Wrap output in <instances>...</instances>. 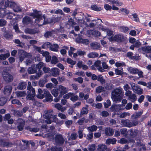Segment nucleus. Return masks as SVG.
Instances as JSON below:
<instances>
[{
  "mask_svg": "<svg viewBox=\"0 0 151 151\" xmlns=\"http://www.w3.org/2000/svg\"><path fill=\"white\" fill-rule=\"evenodd\" d=\"M37 96L40 99L45 98L46 101H52V96L47 90H42L41 88L38 89Z\"/></svg>",
  "mask_w": 151,
  "mask_h": 151,
  "instance_id": "obj_1",
  "label": "nucleus"
},
{
  "mask_svg": "<svg viewBox=\"0 0 151 151\" xmlns=\"http://www.w3.org/2000/svg\"><path fill=\"white\" fill-rule=\"evenodd\" d=\"M111 98L114 101L120 102L123 96L121 88H117L111 92Z\"/></svg>",
  "mask_w": 151,
  "mask_h": 151,
  "instance_id": "obj_2",
  "label": "nucleus"
},
{
  "mask_svg": "<svg viewBox=\"0 0 151 151\" xmlns=\"http://www.w3.org/2000/svg\"><path fill=\"white\" fill-rule=\"evenodd\" d=\"M30 15L35 19V23L38 24H41V21H43V18H45V14L42 15V12L37 10H33V12L31 13Z\"/></svg>",
  "mask_w": 151,
  "mask_h": 151,
  "instance_id": "obj_3",
  "label": "nucleus"
},
{
  "mask_svg": "<svg viewBox=\"0 0 151 151\" xmlns=\"http://www.w3.org/2000/svg\"><path fill=\"white\" fill-rule=\"evenodd\" d=\"M45 115L44 118L47 119L45 122L48 124H51L52 122H56L58 120V119L55 115L52 114V111L46 110L44 111Z\"/></svg>",
  "mask_w": 151,
  "mask_h": 151,
  "instance_id": "obj_4",
  "label": "nucleus"
},
{
  "mask_svg": "<svg viewBox=\"0 0 151 151\" xmlns=\"http://www.w3.org/2000/svg\"><path fill=\"white\" fill-rule=\"evenodd\" d=\"M109 40L111 41L116 42L119 43H120L125 42L127 39V38L124 36L122 34H119L115 35L112 36L108 38Z\"/></svg>",
  "mask_w": 151,
  "mask_h": 151,
  "instance_id": "obj_5",
  "label": "nucleus"
},
{
  "mask_svg": "<svg viewBox=\"0 0 151 151\" xmlns=\"http://www.w3.org/2000/svg\"><path fill=\"white\" fill-rule=\"evenodd\" d=\"M31 85V82H28L27 87L28 91L27 98L29 100H33L35 95V90Z\"/></svg>",
  "mask_w": 151,
  "mask_h": 151,
  "instance_id": "obj_6",
  "label": "nucleus"
},
{
  "mask_svg": "<svg viewBox=\"0 0 151 151\" xmlns=\"http://www.w3.org/2000/svg\"><path fill=\"white\" fill-rule=\"evenodd\" d=\"M121 122L124 126L128 127L136 126L138 124V121L136 120L122 119Z\"/></svg>",
  "mask_w": 151,
  "mask_h": 151,
  "instance_id": "obj_7",
  "label": "nucleus"
},
{
  "mask_svg": "<svg viewBox=\"0 0 151 151\" xmlns=\"http://www.w3.org/2000/svg\"><path fill=\"white\" fill-rule=\"evenodd\" d=\"M110 109L112 112H114V115H119L121 114V105H112Z\"/></svg>",
  "mask_w": 151,
  "mask_h": 151,
  "instance_id": "obj_8",
  "label": "nucleus"
},
{
  "mask_svg": "<svg viewBox=\"0 0 151 151\" xmlns=\"http://www.w3.org/2000/svg\"><path fill=\"white\" fill-rule=\"evenodd\" d=\"M46 133H41L39 134H35V136H39L40 137H42L44 138L46 137L48 138L49 139L51 140L55 138L54 133H49L46 134H44Z\"/></svg>",
  "mask_w": 151,
  "mask_h": 151,
  "instance_id": "obj_9",
  "label": "nucleus"
},
{
  "mask_svg": "<svg viewBox=\"0 0 151 151\" xmlns=\"http://www.w3.org/2000/svg\"><path fill=\"white\" fill-rule=\"evenodd\" d=\"M55 140L56 144L59 145H62L65 142V139L62 136L59 134H57L55 137Z\"/></svg>",
  "mask_w": 151,
  "mask_h": 151,
  "instance_id": "obj_10",
  "label": "nucleus"
},
{
  "mask_svg": "<svg viewBox=\"0 0 151 151\" xmlns=\"http://www.w3.org/2000/svg\"><path fill=\"white\" fill-rule=\"evenodd\" d=\"M29 55V53L23 50H19L18 56L19 57L20 61L22 62L25 58L28 56Z\"/></svg>",
  "mask_w": 151,
  "mask_h": 151,
  "instance_id": "obj_11",
  "label": "nucleus"
},
{
  "mask_svg": "<svg viewBox=\"0 0 151 151\" xmlns=\"http://www.w3.org/2000/svg\"><path fill=\"white\" fill-rule=\"evenodd\" d=\"M17 123L18 125L17 128L19 131H22L25 125V122L24 120L19 118L17 120Z\"/></svg>",
  "mask_w": 151,
  "mask_h": 151,
  "instance_id": "obj_12",
  "label": "nucleus"
},
{
  "mask_svg": "<svg viewBox=\"0 0 151 151\" xmlns=\"http://www.w3.org/2000/svg\"><path fill=\"white\" fill-rule=\"evenodd\" d=\"M58 88L60 92V97H62L64 94L68 92V88L63 86L59 85Z\"/></svg>",
  "mask_w": 151,
  "mask_h": 151,
  "instance_id": "obj_13",
  "label": "nucleus"
},
{
  "mask_svg": "<svg viewBox=\"0 0 151 151\" xmlns=\"http://www.w3.org/2000/svg\"><path fill=\"white\" fill-rule=\"evenodd\" d=\"M125 95L128 97V99L132 102H134L137 100V97L134 94H132V91L125 93Z\"/></svg>",
  "mask_w": 151,
  "mask_h": 151,
  "instance_id": "obj_14",
  "label": "nucleus"
},
{
  "mask_svg": "<svg viewBox=\"0 0 151 151\" xmlns=\"http://www.w3.org/2000/svg\"><path fill=\"white\" fill-rule=\"evenodd\" d=\"M43 19H44L43 21H42L41 24H38L39 26H41L43 25L53 23V18H49L46 19L45 16V18H43Z\"/></svg>",
  "mask_w": 151,
  "mask_h": 151,
  "instance_id": "obj_15",
  "label": "nucleus"
},
{
  "mask_svg": "<svg viewBox=\"0 0 151 151\" xmlns=\"http://www.w3.org/2000/svg\"><path fill=\"white\" fill-rule=\"evenodd\" d=\"M12 88L11 85H8L4 87V95L6 96L10 95L12 91Z\"/></svg>",
  "mask_w": 151,
  "mask_h": 151,
  "instance_id": "obj_16",
  "label": "nucleus"
},
{
  "mask_svg": "<svg viewBox=\"0 0 151 151\" xmlns=\"http://www.w3.org/2000/svg\"><path fill=\"white\" fill-rule=\"evenodd\" d=\"M133 91L136 93L141 95L143 93V90L139 86H135V85L132 87Z\"/></svg>",
  "mask_w": 151,
  "mask_h": 151,
  "instance_id": "obj_17",
  "label": "nucleus"
},
{
  "mask_svg": "<svg viewBox=\"0 0 151 151\" xmlns=\"http://www.w3.org/2000/svg\"><path fill=\"white\" fill-rule=\"evenodd\" d=\"M60 71L59 69L57 68H52L50 70L51 74L52 76L56 77L59 75Z\"/></svg>",
  "mask_w": 151,
  "mask_h": 151,
  "instance_id": "obj_18",
  "label": "nucleus"
},
{
  "mask_svg": "<svg viewBox=\"0 0 151 151\" xmlns=\"http://www.w3.org/2000/svg\"><path fill=\"white\" fill-rule=\"evenodd\" d=\"M13 145L14 144L11 142H7L4 139H0V145L3 147H9Z\"/></svg>",
  "mask_w": 151,
  "mask_h": 151,
  "instance_id": "obj_19",
  "label": "nucleus"
},
{
  "mask_svg": "<svg viewBox=\"0 0 151 151\" xmlns=\"http://www.w3.org/2000/svg\"><path fill=\"white\" fill-rule=\"evenodd\" d=\"M42 70H39L36 74L32 75L30 77V80L38 79L42 74Z\"/></svg>",
  "mask_w": 151,
  "mask_h": 151,
  "instance_id": "obj_20",
  "label": "nucleus"
},
{
  "mask_svg": "<svg viewBox=\"0 0 151 151\" xmlns=\"http://www.w3.org/2000/svg\"><path fill=\"white\" fill-rule=\"evenodd\" d=\"M98 151H110V150L105 145L100 144L98 145Z\"/></svg>",
  "mask_w": 151,
  "mask_h": 151,
  "instance_id": "obj_21",
  "label": "nucleus"
},
{
  "mask_svg": "<svg viewBox=\"0 0 151 151\" xmlns=\"http://www.w3.org/2000/svg\"><path fill=\"white\" fill-rule=\"evenodd\" d=\"M101 63L100 60H98L95 62L94 65L97 67V69L99 71L101 72H103L104 71V70L103 69L101 65Z\"/></svg>",
  "mask_w": 151,
  "mask_h": 151,
  "instance_id": "obj_22",
  "label": "nucleus"
},
{
  "mask_svg": "<svg viewBox=\"0 0 151 151\" xmlns=\"http://www.w3.org/2000/svg\"><path fill=\"white\" fill-rule=\"evenodd\" d=\"M28 72L29 74L35 73L37 72V69L35 65H32L30 67L28 68Z\"/></svg>",
  "mask_w": 151,
  "mask_h": 151,
  "instance_id": "obj_23",
  "label": "nucleus"
},
{
  "mask_svg": "<svg viewBox=\"0 0 151 151\" xmlns=\"http://www.w3.org/2000/svg\"><path fill=\"white\" fill-rule=\"evenodd\" d=\"M134 133L135 134H134V133H121L123 136L128 139L134 138L136 136L137 133Z\"/></svg>",
  "mask_w": 151,
  "mask_h": 151,
  "instance_id": "obj_24",
  "label": "nucleus"
},
{
  "mask_svg": "<svg viewBox=\"0 0 151 151\" xmlns=\"http://www.w3.org/2000/svg\"><path fill=\"white\" fill-rule=\"evenodd\" d=\"M3 78L4 81L7 82H10L13 80L12 76L9 73L6 74L5 76H4Z\"/></svg>",
  "mask_w": 151,
  "mask_h": 151,
  "instance_id": "obj_25",
  "label": "nucleus"
},
{
  "mask_svg": "<svg viewBox=\"0 0 151 151\" xmlns=\"http://www.w3.org/2000/svg\"><path fill=\"white\" fill-rule=\"evenodd\" d=\"M144 53H151V46L143 47L141 48Z\"/></svg>",
  "mask_w": 151,
  "mask_h": 151,
  "instance_id": "obj_26",
  "label": "nucleus"
},
{
  "mask_svg": "<svg viewBox=\"0 0 151 151\" xmlns=\"http://www.w3.org/2000/svg\"><path fill=\"white\" fill-rule=\"evenodd\" d=\"M14 5H15V3L14 2L9 1V0H6L5 1V6L6 7L12 8Z\"/></svg>",
  "mask_w": 151,
  "mask_h": 151,
  "instance_id": "obj_27",
  "label": "nucleus"
},
{
  "mask_svg": "<svg viewBox=\"0 0 151 151\" xmlns=\"http://www.w3.org/2000/svg\"><path fill=\"white\" fill-rule=\"evenodd\" d=\"M127 69L129 72L132 74H136L138 72V69L135 68L129 67L127 68Z\"/></svg>",
  "mask_w": 151,
  "mask_h": 151,
  "instance_id": "obj_28",
  "label": "nucleus"
},
{
  "mask_svg": "<svg viewBox=\"0 0 151 151\" xmlns=\"http://www.w3.org/2000/svg\"><path fill=\"white\" fill-rule=\"evenodd\" d=\"M90 45L92 48L94 50H98L100 47V44L96 42L91 43Z\"/></svg>",
  "mask_w": 151,
  "mask_h": 151,
  "instance_id": "obj_29",
  "label": "nucleus"
},
{
  "mask_svg": "<svg viewBox=\"0 0 151 151\" xmlns=\"http://www.w3.org/2000/svg\"><path fill=\"white\" fill-rule=\"evenodd\" d=\"M59 46L58 45L56 44H51L50 46V50L54 52H58V48Z\"/></svg>",
  "mask_w": 151,
  "mask_h": 151,
  "instance_id": "obj_30",
  "label": "nucleus"
},
{
  "mask_svg": "<svg viewBox=\"0 0 151 151\" xmlns=\"http://www.w3.org/2000/svg\"><path fill=\"white\" fill-rule=\"evenodd\" d=\"M25 129L27 130L30 132H37L39 131V129L38 128L35 127L32 128L30 126H27L25 128Z\"/></svg>",
  "mask_w": 151,
  "mask_h": 151,
  "instance_id": "obj_31",
  "label": "nucleus"
},
{
  "mask_svg": "<svg viewBox=\"0 0 151 151\" xmlns=\"http://www.w3.org/2000/svg\"><path fill=\"white\" fill-rule=\"evenodd\" d=\"M27 85V84L26 82H21L19 84L17 88L19 90H23L26 88Z\"/></svg>",
  "mask_w": 151,
  "mask_h": 151,
  "instance_id": "obj_32",
  "label": "nucleus"
},
{
  "mask_svg": "<svg viewBox=\"0 0 151 151\" xmlns=\"http://www.w3.org/2000/svg\"><path fill=\"white\" fill-rule=\"evenodd\" d=\"M25 32L26 33L29 34H35L37 33L38 32L35 29H31L27 28L25 29Z\"/></svg>",
  "mask_w": 151,
  "mask_h": 151,
  "instance_id": "obj_33",
  "label": "nucleus"
},
{
  "mask_svg": "<svg viewBox=\"0 0 151 151\" xmlns=\"http://www.w3.org/2000/svg\"><path fill=\"white\" fill-rule=\"evenodd\" d=\"M31 21V18L28 16H25L22 19L23 23L24 24H27L30 23Z\"/></svg>",
  "mask_w": 151,
  "mask_h": 151,
  "instance_id": "obj_34",
  "label": "nucleus"
},
{
  "mask_svg": "<svg viewBox=\"0 0 151 151\" xmlns=\"http://www.w3.org/2000/svg\"><path fill=\"white\" fill-rule=\"evenodd\" d=\"M108 1L112 4H116L117 6H122L123 4L122 2H119L118 0H108Z\"/></svg>",
  "mask_w": 151,
  "mask_h": 151,
  "instance_id": "obj_35",
  "label": "nucleus"
},
{
  "mask_svg": "<svg viewBox=\"0 0 151 151\" xmlns=\"http://www.w3.org/2000/svg\"><path fill=\"white\" fill-rule=\"evenodd\" d=\"M55 108L62 112H64L66 109L65 107H63L59 103H57L55 104Z\"/></svg>",
  "mask_w": 151,
  "mask_h": 151,
  "instance_id": "obj_36",
  "label": "nucleus"
},
{
  "mask_svg": "<svg viewBox=\"0 0 151 151\" xmlns=\"http://www.w3.org/2000/svg\"><path fill=\"white\" fill-rule=\"evenodd\" d=\"M89 33H91L92 35H94L95 37L100 36L101 35L100 32L96 30H90L89 31Z\"/></svg>",
  "mask_w": 151,
  "mask_h": 151,
  "instance_id": "obj_37",
  "label": "nucleus"
},
{
  "mask_svg": "<svg viewBox=\"0 0 151 151\" xmlns=\"http://www.w3.org/2000/svg\"><path fill=\"white\" fill-rule=\"evenodd\" d=\"M143 112V111H140L135 113L132 115V118L136 119L139 117L142 114Z\"/></svg>",
  "mask_w": 151,
  "mask_h": 151,
  "instance_id": "obj_38",
  "label": "nucleus"
},
{
  "mask_svg": "<svg viewBox=\"0 0 151 151\" xmlns=\"http://www.w3.org/2000/svg\"><path fill=\"white\" fill-rule=\"evenodd\" d=\"M116 140L115 138L108 139L106 141V143L108 145L111 144L114 145L116 143Z\"/></svg>",
  "mask_w": 151,
  "mask_h": 151,
  "instance_id": "obj_39",
  "label": "nucleus"
},
{
  "mask_svg": "<svg viewBox=\"0 0 151 151\" xmlns=\"http://www.w3.org/2000/svg\"><path fill=\"white\" fill-rule=\"evenodd\" d=\"M10 54L9 53L1 54L0 55V60H4L8 58L10 56Z\"/></svg>",
  "mask_w": 151,
  "mask_h": 151,
  "instance_id": "obj_40",
  "label": "nucleus"
},
{
  "mask_svg": "<svg viewBox=\"0 0 151 151\" xmlns=\"http://www.w3.org/2000/svg\"><path fill=\"white\" fill-rule=\"evenodd\" d=\"M14 11L15 12H19L21 11L22 9L20 6L17 5L15 3L12 8Z\"/></svg>",
  "mask_w": 151,
  "mask_h": 151,
  "instance_id": "obj_41",
  "label": "nucleus"
},
{
  "mask_svg": "<svg viewBox=\"0 0 151 151\" xmlns=\"http://www.w3.org/2000/svg\"><path fill=\"white\" fill-rule=\"evenodd\" d=\"M97 80L99 81L101 84H103L105 83V80L103 78V76L101 75H98L97 77Z\"/></svg>",
  "mask_w": 151,
  "mask_h": 151,
  "instance_id": "obj_42",
  "label": "nucleus"
},
{
  "mask_svg": "<svg viewBox=\"0 0 151 151\" xmlns=\"http://www.w3.org/2000/svg\"><path fill=\"white\" fill-rule=\"evenodd\" d=\"M99 54L96 52H91L88 54V56L89 58H94L97 57Z\"/></svg>",
  "mask_w": 151,
  "mask_h": 151,
  "instance_id": "obj_43",
  "label": "nucleus"
},
{
  "mask_svg": "<svg viewBox=\"0 0 151 151\" xmlns=\"http://www.w3.org/2000/svg\"><path fill=\"white\" fill-rule=\"evenodd\" d=\"M4 36L6 39H12V38L13 36L9 34L7 31H5L4 34Z\"/></svg>",
  "mask_w": 151,
  "mask_h": 151,
  "instance_id": "obj_44",
  "label": "nucleus"
},
{
  "mask_svg": "<svg viewBox=\"0 0 151 151\" xmlns=\"http://www.w3.org/2000/svg\"><path fill=\"white\" fill-rule=\"evenodd\" d=\"M97 129V127L95 125H93L87 127L88 130L91 132L96 131Z\"/></svg>",
  "mask_w": 151,
  "mask_h": 151,
  "instance_id": "obj_45",
  "label": "nucleus"
},
{
  "mask_svg": "<svg viewBox=\"0 0 151 151\" xmlns=\"http://www.w3.org/2000/svg\"><path fill=\"white\" fill-rule=\"evenodd\" d=\"M47 81L46 78L40 79L39 82V85L40 87H43Z\"/></svg>",
  "mask_w": 151,
  "mask_h": 151,
  "instance_id": "obj_46",
  "label": "nucleus"
},
{
  "mask_svg": "<svg viewBox=\"0 0 151 151\" xmlns=\"http://www.w3.org/2000/svg\"><path fill=\"white\" fill-rule=\"evenodd\" d=\"M50 149L51 151H63V148L59 146L52 147Z\"/></svg>",
  "mask_w": 151,
  "mask_h": 151,
  "instance_id": "obj_47",
  "label": "nucleus"
},
{
  "mask_svg": "<svg viewBox=\"0 0 151 151\" xmlns=\"http://www.w3.org/2000/svg\"><path fill=\"white\" fill-rule=\"evenodd\" d=\"M7 99L5 97H1L0 98V106H4L6 102Z\"/></svg>",
  "mask_w": 151,
  "mask_h": 151,
  "instance_id": "obj_48",
  "label": "nucleus"
},
{
  "mask_svg": "<svg viewBox=\"0 0 151 151\" xmlns=\"http://www.w3.org/2000/svg\"><path fill=\"white\" fill-rule=\"evenodd\" d=\"M14 42L16 44H17L18 45L17 46L21 47H23V45L22 43L20 42L19 39H16L13 40Z\"/></svg>",
  "mask_w": 151,
  "mask_h": 151,
  "instance_id": "obj_49",
  "label": "nucleus"
},
{
  "mask_svg": "<svg viewBox=\"0 0 151 151\" xmlns=\"http://www.w3.org/2000/svg\"><path fill=\"white\" fill-rule=\"evenodd\" d=\"M51 44L50 42H47L44 43L42 46V48L44 49H46L48 47H50Z\"/></svg>",
  "mask_w": 151,
  "mask_h": 151,
  "instance_id": "obj_50",
  "label": "nucleus"
},
{
  "mask_svg": "<svg viewBox=\"0 0 151 151\" xmlns=\"http://www.w3.org/2000/svg\"><path fill=\"white\" fill-rule=\"evenodd\" d=\"M91 8L93 10L97 12L100 11L101 10L100 7L96 5H92Z\"/></svg>",
  "mask_w": 151,
  "mask_h": 151,
  "instance_id": "obj_51",
  "label": "nucleus"
},
{
  "mask_svg": "<svg viewBox=\"0 0 151 151\" xmlns=\"http://www.w3.org/2000/svg\"><path fill=\"white\" fill-rule=\"evenodd\" d=\"M43 65L44 63L42 62H40L38 64H37L35 67L38 70V71H39V70H41L40 69L43 67Z\"/></svg>",
  "mask_w": 151,
  "mask_h": 151,
  "instance_id": "obj_52",
  "label": "nucleus"
},
{
  "mask_svg": "<svg viewBox=\"0 0 151 151\" xmlns=\"http://www.w3.org/2000/svg\"><path fill=\"white\" fill-rule=\"evenodd\" d=\"M58 60L56 56H52L51 60L52 64H55L58 62Z\"/></svg>",
  "mask_w": 151,
  "mask_h": 151,
  "instance_id": "obj_53",
  "label": "nucleus"
},
{
  "mask_svg": "<svg viewBox=\"0 0 151 151\" xmlns=\"http://www.w3.org/2000/svg\"><path fill=\"white\" fill-rule=\"evenodd\" d=\"M111 101L109 99H107L106 102H104V105L105 108H108L111 105Z\"/></svg>",
  "mask_w": 151,
  "mask_h": 151,
  "instance_id": "obj_54",
  "label": "nucleus"
},
{
  "mask_svg": "<svg viewBox=\"0 0 151 151\" xmlns=\"http://www.w3.org/2000/svg\"><path fill=\"white\" fill-rule=\"evenodd\" d=\"M58 88L57 89H53L51 91L52 94L54 97H56L58 96Z\"/></svg>",
  "mask_w": 151,
  "mask_h": 151,
  "instance_id": "obj_55",
  "label": "nucleus"
},
{
  "mask_svg": "<svg viewBox=\"0 0 151 151\" xmlns=\"http://www.w3.org/2000/svg\"><path fill=\"white\" fill-rule=\"evenodd\" d=\"M104 90V87L102 86H99L96 88V91L97 93H100Z\"/></svg>",
  "mask_w": 151,
  "mask_h": 151,
  "instance_id": "obj_56",
  "label": "nucleus"
},
{
  "mask_svg": "<svg viewBox=\"0 0 151 151\" xmlns=\"http://www.w3.org/2000/svg\"><path fill=\"white\" fill-rule=\"evenodd\" d=\"M88 149L89 151H94L96 149L95 145L94 144L89 145Z\"/></svg>",
  "mask_w": 151,
  "mask_h": 151,
  "instance_id": "obj_57",
  "label": "nucleus"
},
{
  "mask_svg": "<svg viewBox=\"0 0 151 151\" xmlns=\"http://www.w3.org/2000/svg\"><path fill=\"white\" fill-rule=\"evenodd\" d=\"M132 16L134 20L135 21L137 22H139V19L138 17V15L136 13H134V14H132Z\"/></svg>",
  "mask_w": 151,
  "mask_h": 151,
  "instance_id": "obj_58",
  "label": "nucleus"
},
{
  "mask_svg": "<svg viewBox=\"0 0 151 151\" xmlns=\"http://www.w3.org/2000/svg\"><path fill=\"white\" fill-rule=\"evenodd\" d=\"M74 81L78 82L80 83H82L83 81V79L81 77H79L78 78H73Z\"/></svg>",
  "mask_w": 151,
  "mask_h": 151,
  "instance_id": "obj_59",
  "label": "nucleus"
},
{
  "mask_svg": "<svg viewBox=\"0 0 151 151\" xmlns=\"http://www.w3.org/2000/svg\"><path fill=\"white\" fill-rule=\"evenodd\" d=\"M67 62L68 63L72 65H74L76 63V61L73 60L70 58H67Z\"/></svg>",
  "mask_w": 151,
  "mask_h": 151,
  "instance_id": "obj_60",
  "label": "nucleus"
},
{
  "mask_svg": "<svg viewBox=\"0 0 151 151\" xmlns=\"http://www.w3.org/2000/svg\"><path fill=\"white\" fill-rule=\"evenodd\" d=\"M88 113V110L86 107H83L81 111L82 115L87 114Z\"/></svg>",
  "mask_w": 151,
  "mask_h": 151,
  "instance_id": "obj_61",
  "label": "nucleus"
},
{
  "mask_svg": "<svg viewBox=\"0 0 151 151\" xmlns=\"http://www.w3.org/2000/svg\"><path fill=\"white\" fill-rule=\"evenodd\" d=\"M12 104H14L20 105L21 104L20 102L18 99H13L11 101Z\"/></svg>",
  "mask_w": 151,
  "mask_h": 151,
  "instance_id": "obj_62",
  "label": "nucleus"
},
{
  "mask_svg": "<svg viewBox=\"0 0 151 151\" xmlns=\"http://www.w3.org/2000/svg\"><path fill=\"white\" fill-rule=\"evenodd\" d=\"M82 38L81 37V35H79L78 36L76 39V41L77 43H81L82 41Z\"/></svg>",
  "mask_w": 151,
  "mask_h": 151,
  "instance_id": "obj_63",
  "label": "nucleus"
},
{
  "mask_svg": "<svg viewBox=\"0 0 151 151\" xmlns=\"http://www.w3.org/2000/svg\"><path fill=\"white\" fill-rule=\"evenodd\" d=\"M77 53L78 55L80 56L86 54V52L84 51H82L80 49H78L77 50Z\"/></svg>",
  "mask_w": 151,
  "mask_h": 151,
  "instance_id": "obj_64",
  "label": "nucleus"
}]
</instances>
